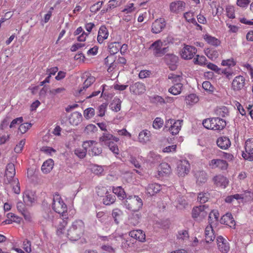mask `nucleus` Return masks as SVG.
I'll use <instances>...</instances> for the list:
<instances>
[{"label": "nucleus", "instance_id": "12", "mask_svg": "<svg viewBox=\"0 0 253 253\" xmlns=\"http://www.w3.org/2000/svg\"><path fill=\"white\" fill-rule=\"evenodd\" d=\"M218 250L222 253H227L230 249L229 243L222 236L217 237L216 239Z\"/></svg>", "mask_w": 253, "mask_h": 253}, {"label": "nucleus", "instance_id": "44", "mask_svg": "<svg viewBox=\"0 0 253 253\" xmlns=\"http://www.w3.org/2000/svg\"><path fill=\"white\" fill-rule=\"evenodd\" d=\"M98 130L97 127L93 124L87 125L84 128V132L87 134L93 133Z\"/></svg>", "mask_w": 253, "mask_h": 253}, {"label": "nucleus", "instance_id": "17", "mask_svg": "<svg viewBox=\"0 0 253 253\" xmlns=\"http://www.w3.org/2000/svg\"><path fill=\"white\" fill-rule=\"evenodd\" d=\"M220 222L221 224H225L230 227L235 226V221L230 212H227L223 215L220 219Z\"/></svg>", "mask_w": 253, "mask_h": 253}, {"label": "nucleus", "instance_id": "53", "mask_svg": "<svg viewBox=\"0 0 253 253\" xmlns=\"http://www.w3.org/2000/svg\"><path fill=\"white\" fill-rule=\"evenodd\" d=\"M103 3V1H98L92 5L90 8V11L91 12L96 13L102 7Z\"/></svg>", "mask_w": 253, "mask_h": 253}, {"label": "nucleus", "instance_id": "20", "mask_svg": "<svg viewBox=\"0 0 253 253\" xmlns=\"http://www.w3.org/2000/svg\"><path fill=\"white\" fill-rule=\"evenodd\" d=\"M195 177L196 179V183L199 185L203 184L207 180V174L204 170L197 171L195 174Z\"/></svg>", "mask_w": 253, "mask_h": 253}, {"label": "nucleus", "instance_id": "56", "mask_svg": "<svg viewBox=\"0 0 253 253\" xmlns=\"http://www.w3.org/2000/svg\"><path fill=\"white\" fill-rule=\"evenodd\" d=\"M177 237L178 239L182 240L188 238L189 235L188 231L186 230L179 231L177 235Z\"/></svg>", "mask_w": 253, "mask_h": 253}, {"label": "nucleus", "instance_id": "19", "mask_svg": "<svg viewBox=\"0 0 253 253\" xmlns=\"http://www.w3.org/2000/svg\"><path fill=\"white\" fill-rule=\"evenodd\" d=\"M216 144L220 148L226 150L230 146L231 142L227 137L222 136L217 139Z\"/></svg>", "mask_w": 253, "mask_h": 253}, {"label": "nucleus", "instance_id": "25", "mask_svg": "<svg viewBox=\"0 0 253 253\" xmlns=\"http://www.w3.org/2000/svg\"><path fill=\"white\" fill-rule=\"evenodd\" d=\"M83 117L81 113L78 112L73 113L69 118V121L73 125L77 126L82 121Z\"/></svg>", "mask_w": 253, "mask_h": 253}, {"label": "nucleus", "instance_id": "24", "mask_svg": "<svg viewBox=\"0 0 253 253\" xmlns=\"http://www.w3.org/2000/svg\"><path fill=\"white\" fill-rule=\"evenodd\" d=\"M108 36V32L106 27L105 26H101L98 31L97 41L100 43L106 39Z\"/></svg>", "mask_w": 253, "mask_h": 253}, {"label": "nucleus", "instance_id": "62", "mask_svg": "<svg viewBox=\"0 0 253 253\" xmlns=\"http://www.w3.org/2000/svg\"><path fill=\"white\" fill-rule=\"evenodd\" d=\"M11 182H12V184H16V187H13V190L15 194H18L20 192V188L19 186V183L18 179H15L11 180Z\"/></svg>", "mask_w": 253, "mask_h": 253}, {"label": "nucleus", "instance_id": "23", "mask_svg": "<svg viewBox=\"0 0 253 253\" xmlns=\"http://www.w3.org/2000/svg\"><path fill=\"white\" fill-rule=\"evenodd\" d=\"M129 235L140 242H143L145 239V234L141 230L131 231L129 233Z\"/></svg>", "mask_w": 253, "mask_h": 253}, {"label": "nucleus", "instance_id": "54", "mask_svg": "<svg viewBox=\"0 0 253 253\" xmlns=\"http://www.w3.org/2000/svg\"><path fill=\"white\" fill-rule=\"evenodd\" d=\"M190 14H191V16H194L193 12H187L184 14V17L188 22L191 23L193 24H194V25H197L198 23L197 22V21L195 18H192L188 19V16H189V15H190Z\"/></svg>", "mask_w": 253, "mask_h": 253}, {"label": "nucleus", "instance_id": "59", "mask_svg": "<svg viewBox=\"0 0 253 253\" xmlns=\"http://www.w3.org/2000/svg\"><path fill=\"white\" fill-rule=\"evenodd\" d=\"M107 105V103H103L99 106L98 110L99 114H98V116L102 117L105 115Z\"/></svg>", "mask_w": 253, "mask_h": 253}, {"label": "nucleus", "instance_id": "49", "mask_svg": "<svg viewBox=\"0 0 253 253\" xmlns=\"http://www.w3.org/2000/svg\"><path fill=\"white\" fill-rule=\"evenodd\" d=\"M32 124L29 123H25L20 125L18 129L22 133H25L31 127Z\"/></svg>", "mask_w": 253, "mask_h": 253}, {"label": "nucleus", "instance_id": "38", "mask_svg": "<svg viewBox=\"0 0 253 253\" xmlns=\"http://www.w3.org/2000/svg\"><path fill=\"white\" fill-rule=\"evenodd\" d=\"M215 113L217 116L221 117H225L229 115V111L228 108L225 106L217 108Z\"/></svg>", "mask_w": 253, "mask_h": 253}, {"label": "nucleus", "instance_id": "33", "mask_svg": "<svg viewBox=\"0 0 253 253\" xmlns=\"http://www.w3.org/2000/svg\"><path fill=\"white\" fill-rule=\"evenodd\" d=\"M204 39L209 44L211 45L217 46L220 44L219 40L208 34L204 35Z\"/></svg>", "mask_w": 253, "mask_h": 253}, {"label": "nucleus", "instance_id": "7", "mask_svg": "<svg viewBox=\"0 0 253 253\" xmlns=\"http://www.w3.org/2000/svg\"><path fill=\"white\" fill-rule=\"evenodd\" d=\"M196 52L197 49L195 47L186 45L183 48L181 55L182 58L186 60H189L192 59L194 57Z\"/></svg>", "mask_w": 253, "mask_h": 253}, {"label": "nucleus", "instance_id": "1", "mask_svg": "<svg viewBox=\"0 0 253 253\" xmlns=\"http://www.w3.org/2000/svg\"><path fill=\"white\" fill-rule=\"evenodd\" d=\"M84 223L81 220H77L73 222L71 227L68 229V238L71 241H77L83 234Z\"/></svg>", "mask_w": 253, "mask_h": 253}, {"label": "nucleus", "instance_id": "30", "mask_svg": "<svg viewBox=\"0 0 253 253\" xmlns=\"http://www.w3.org/2000/svg\"><path fill=\"white\" fill-rule=\"evenodd\" d=\"M116 201V196L115 195L110 194L109 192L107 193L106 195L103 198V203L107 206L113 204Z\"/></svg>", "mask_w": 253, "mask_h": 253}, {"label": "nucleus", "instance_id": "5", "mask_svg": "<svg viewBox=\"0 0 253 253\" xmlns=\"http://www.w3.org/2000/svg\"><path fill=\"white\" fill-rule=\"evenodd\" d=\"M162 42L158 40L154 42L149 47L150 49H153V54L156 57H161L165 55L169 51V47H162Z\"/></svg>", "mask_w": 253, "mask_h": 253}, {"label": "nucleus", "instance_id": "43", "mask_svg": "<svg viewBox=\"0 0 253 253\" xmlns=\"http://www.w3.org/2000/svg\"><path fill=\"white\" fill-rule=\"evenodd\" d=\"M246 152H253V138H249L245 142Z\"/></svg>", "mask_w": 253, "mask_h": 253}, {"label": "nucleus", "instance_id": "61", "mask_svg": "<svg viewBox=\"0 0 253 253\" xmlns=\"http://www.w3.org/2000/svg\"><path fill=\"white\" fill-rule=\"evenodd\" d=\"M168 79L172 80V82L175 84L181 82V77L180 75H175L173 73H171L169 74Z\"/></svg>", "mask_w": 253, "mask_h": 253}, {"label": "nucleus", "instance_id": "13", "mask_svg": "<svg viewBox=\"0 0 253 253\" xmlns=\"http://www.w3.org/2000/svg\"><path fill=\"white\" fill-rule=\"evenodd\" d=\"M212 130H223L226 126V121L220 117L212 118Z\"/></svg>", "mask_w": 253, "mask_h": 253}, {"label": "nucleus", "instance_id": "47", "mask_svg": "<svg viewBox=\"0 0 253 253\" xmlns=\"http://www.w3.org/2000/svg\"><path fill=\"white\" fill-rule=\"evenodd\" d=\"M163 120L161 118L157 117L153 122V126L155 129H159L163 126Z\"/></svg>", "mask_w": 253, "mask_h": 253}, {"label": "nucleus", "instance_id": "39", "mask_svg": "<svg viewBox=\"0 0 253 253\" xmlns=\"http://www.w3.org/2000/svg\"><path fill=\"white\" fill-rule=\"evenodd\" d=\"M121 103L122 101L120 99H115V100H114L113 102L110 104V107L113 111L117 112L121 110Z\"/></svg>", "mask_w": 253, "mask_h": 253}, {"label": "nucleus", "instance_id": "34", "mask_svg": "<svg viewBox=\"0 0 253 253\" xmlns=\"http://www.w3.org/2000/svg\"><path fill=\"white\" fill-rule=\"evenodd\" d=\"M183 85L180 82L175 83L174 85L169 89V91L173 95L180 93Z\"/></svg>", "mask_w": 253, "mask_h": 253}, {"label": "nucleus", "instance_id": "41", "mask_svg": "<svg viewBox=\"0 0 253 253\" xmlns=\"http://www.w3.org/2000/svg\"><path fill=\"white\" fill-rule=\"evenodd\" d=\"M210 194L208 193L201 192L198 194V200L201 204H204L209 199Z\"/></svg>", "mask_w": 253, "mask_h": 253}, {"label": "nucleus", "instance_id": "51", "mask_svg": "<svg viewBox=\"0 0 253 253\" xmlns=\"http://www.w3.org/2000/svg\"><path fill=\"white\" fill-rule=\"evenodd\" d=\"M206 60V58L204 56L197 55V58H194L193 61L194 64L202 65L205 64Z\"/></svg>", "mask_w": 253, "mask_h": 253}, {"label": "nucleus", "instance_id": "21", "mask_svg": "<svg viewBox=\"0 0 253 253\" xmlns=\"http://www.w3.org/2000/svg\"><path fill=\"white\" fill-rule=\"evenodd\" d=\"M147 194L153 196L161 190V185L157 183L149 184L145 188Z\"/></svg>", "mask_w": 253, "mask_h": 253}, {"label": "nucleus", "instance_id": "36", "mask_svg": "<svg viewBox=\"0 0 253 253\" xmlns=\"http://www.w3.org/2000/svg\"><path fill=\"white\" fill-rule=\"evenodd\" d=\"M150 133L147 130L141 131L138 135L139 141L142 143H146L149 140Z\"/></svg>", "mask_w": 253, "mask_h": 253}, {"label": "nucleus", "instance_id": "28", "mask_svg": "<svg viewBox=\"0 0 253 253\" xmlns=\"http://www.w3.org/2000/svg\"><path fill=\"white\" fill-rule=\"evenodd\" d=\"M141 217V215L140 213L138 212H133V213L129 216V223L132 225H136L139 223V220Z\"/></svg>", "mask_w": 253, "mask_h": 253}, {"label": "nucleus", "instance_id": "11", "mask_svg": "<svg viewBox=\"0 0 253 253\" xmlns=\"http://www.w3.org/2000/svg\"><path fill=\"white\" fill-rule=\"evenodd\" d=\"M15 175V166L13 163H9L7 165L5 170V176L6 180H5V184L11 183L12 180L14 179L13 177Z\"/></svg>", "mask_w": 253, "mask_h": 253}, {"label": "nucleus", "instance_id": "55", "mask_svg": "<svg viewBox=\"0 0 253 253\" xmlns=\"http://www.w3.org/2000/svg\"><path fill=\"white\" fill-rule=\"evenodd\" d=\"M25 143V139H22L18 144L16 145L15 147L14 148V151L16 153H20L24 147V145Z\"/></svg>", "mask_w": 253, "mask_h": 253}, {"label": "nucleus", "instance_id": "3", "mask_svg": "<svg viewBox=\"0 0 253 253\" xmlns=\"http://www.w3.org/2000/svg\"><path fill=\"white\" fill-rule=\"evenodd\" d=\"M52 207L56 212L61 214L62 217H64V213L67 211L66 205L57 194L54 195Z\"/></svg>", "mask_w": 253, "mask_h": 253}, {"label": "nucleus", "instance_id": "42", "mask_svg": "<svg viewBox=\"0 0 253 253\" xmlns=\"http://www.w3.org/2000/svg\"><path fill=\"white\" fill-rule=\"evenodd\" d=\"M122 214V211L120 209H115L113 210L112 215L116 224L119 223V219Z\"/></svg>", "mask_w": 253, "mask_h": 253}, {"label": "nucleus", "instance_id": "2", "mask_svg": "<svg viewBox=\"0 0 253 253\" xmlns=\"http://www.w3.org/2000/svg\"><path fill=\"white\" fill-rule=\"evenodd\" d=\"M124 207L132 212H138L142 207L143 202L138 196H130L123 202Z\"/></svg>", "mask_w": 253, "mask_h": 253}, {"label": "nucleus", "instance_id": "48", "mask_svg": "<svg viewBox=\"0 0 253 253\" xmlns=\"http://www.w3.org/2000/svg\"><path fill=\"white\" fill-rule=\"evenodd\" d=\"M109 149L115 155H118L119 154V149L117 144L115 142H111L106 145Z\"/></svg>", "mask_w": 253, "mask_h": 253}, {"label": "nucleus", "instance_id": "32", "mask_svg": "<svg viewBox=\"0 0 253 253\" xmlns=\"http://www.w3.org/2000/svg\"><path fill=\"white\" fill-rule=\"evenodd\" d=\"M113 192L115 195H117L120 200H124L126 198V193L121 186L117 187H113Z\"/></svg>", "mask_w": 253, "mask_h": 253}, {"label": "nucleus", "instance_id": "31", "mask_svg": "<svg viewBox=\"0 0 253 253\" xmlns=\"http://www.w3.org/2000/svg\"><path fill=\"white\" fill-rule=\"evenodd\" d=\"M53 165V161L49 159L43 163L42 166V170L44 173H48L52 169Z\"/></svg>", "mask_w": 253, "mask_h": 253}, {"label": "nucleus", "instance_id": "58", "mask_svg": "<svg viewBox=\"0 0 253 253\" xmlns=\"http://www.w3.org/2000/svg\"><path fill=\"white\" fill-rule=\"evenodd\" d=\"M227 16L228 18L230 19L235 18V14H234V7L232 6H229L227 7L226 9Z\"/></svg>", "mask_w": 253, "mask_h": 253}, {"label": "nucleus", "instance_id": "40", "mask_svg": "<svg viewBox=\"0 0 253 253\" xmlns=\"http://www.w3.org/2000/svg\"><path fill=\"white\" fill-rule=\"evenodd\" d=\"M159 172L165 174H169L171 172V168L168 163H163L159 166Z\"/></svg>", "mask_w": 253, "mask_h": 253}, {"label": "nucleus", "instance_id": "10", "mask_svg": "<svg viewBox=\"0 0 253 253\" xmlns=\"http://www.w3.org/2000/svg\"><path fill=\"white\" fill-rule=\"evenodd\" d=\"M190 165L186 160L180 161L177 167V171L179 176L183 177L189 171Z\"/></svg>", "mask_w": 253, "mask_h": 253}, {"label": "nucleus", "instance_id": "50", "mask_svg": "<svg viewBox=\"0 0 253 253\" xmlns=\"http://www.w3.org/2000/svg\"><path fill=\"white\" fill-rule=\"evenodd\" d=\"M203 125L207 129H212V118L204 119L203 121Z\"/></svg>", "mask_w": 253, "mask_h": 253}, {"label": "nucleus", "instance_id": "52", "mask_svg": "<svg viewBox=\"0 0 253 253\" xmlns=\"http://www.w3.org/2000/svg\"><path fill=\"white\" fill-rule=\"evenodd\" d=\"M202 87L205 90L208 91L210 92H212L213 91L214 87L209 81L204 82L202 84Z\"/></svg>", "mask_w": 253, "mask_h": 253}, {"label": "nucleus", "instance_id": "45", "mask_svg": "<svg viewBox=\"0 0 253 253\" xmlns=\"http://www.w3.org/2000/svg\"><path fill=\"white\" fill-rule=\"evenodd\" d=\"M102 151L101 147L93 146L90 150L88 151V154L91 156H98L101 154Z\"/></svg>", "mask_w": 253, "mask_h": 253}, {"label": "nucleus", "instance_id": "46", "mask_svg": "<svg viewBox=\"0 0 253 253\" xmlns=\"http://www.w3.org/2000/svg\"><path fill=\"white\" fill-rule=\"evenodd\" d=\"M84 117L86 119H89L95 115V110L93 108H88L84 112Z\"/></svg>", "mask_w": 253, "mask_h": 253}, {"label": "nucleus", "instance_id": "6", "mask_svg": "<svg viewBox=\"0 0 253 253\" xmlns=\"http://www.w3.org/2000/svg\"><path fill=\"white\" fill-rule=\"evenodd\" d=\"M165 63L171 71L176 69L178 62V57L173 53H167L163 58Z\"/></svg>", "mask_w": 253, "mask_h": 253}, {"label": "nucleus", "instance_id": "63", "mask_svg": "<svg viewBox=\"0 0 253 253\" xmlns=\"http://www.w3.org/2000/svg\"><path fill=\"white\" fill-rule=\"evenodd\" d=\"M23 121V117H20L14 119L10 124V128H13L15 127L16 125H19L22 123Z\"/></svg>", "mask_w": 253, "mask_h": 253}, {"label": "nucleus", "instance_id": "4", "mask_svg": "<svg viewBox=\"0 0 253 253\" xmlns=\"http://www.w3.org/2000/svg\"><path fill=\"white\" fill-rule=\"evenodd\" d=\"M209 211V207L206 205L195 207L192 211V216L196 221L200 222L206 218Z\"/></svg>", "mask_w": 253, "mask_h": 253}, {"label": "nucleus", "instance_id": "9", "mask_svg": "<svg viewBox=\"0 0 253 253\" xmlns=\"http://www.w3.org/2000/svg\"><path fill=\"white\" fill-rule=\"evenodd\" d=\"M119 138L114 136L108 131L103 133L102 136L99 138V141L101 145H107L113 142H118Z\"/></svg>", "mask_w": 253, "mask_h": 253}, {"label": "nucleus", "instance_id": "37", "mask_svg": "<svg viewBox=\"0 0 253 253\" xmlns=\"http://www.w3.org/2000/svg\"><path fill=\"white\" fill-rule=\"evenodd\" d=\"M185 101L187 104L193 105L198 102L199 98L195 94H190L186 97Z\"/></svg>", "mask_w": 253, "mask_h": 253}, {"label": "nucleus", "instance_id": "22", "mask_svg": "<svg viewBox=\"0 0 253 253\" xmlns=\"http://www.w3.org/2000/svg\"><path fill=\"white\" fill-rule=\"evenodd\" d=\"M213 181L217 186L226 187L228 184V180L227 178L223 175H219L213 178Z\"/></svg>", "mask_w": 253, "mask_h": 253}, {"label": "nucleus", "instance_id": "64", "mask_svg": "<svg viewBox=\"0 0 253 253\" xmlns=\"http://www.w3.org/2000/svg\"><path fill=\"white\" fill-rule=\"evenodd\" d=\"M96 193L98 196L103 198L106 194L108 193V191L105 187H103L101 188H98Z\"/></svg>", "mask_w": 253, "mask_h": 253}, {"label": "nucleus", "instance_id": "60", "mask_svg": "<svg viewBox=\"0 0 253 253\" xmlns=\"http://www.w3.org/2000/svg\"><path fill=\"white\" fill-rule=\"evenodd\" d=\"M207 66L209 69L214 71L216 73L218 74H221V69L218 68L216 65L212 63H209Z\"/></svg>", "mask_w": 253, "mask_h": 253}, {"label": "nucleus", "instance_id": "35", "mask_svg": "<svg viewBox=\"0 0 253 253\" xmlns=\"http://www.w3.org/2000/svg\"><path fill=\"white\" fill-rule=\"evenodd\" d=\"M34 201V195L31 192L26 191L23 195V201L27 205H30Z\"/></svg>", "mask_w": 253, "mask_h": 253}, {"label": "nucleus", "instance_id": "14", "mask_svg": "<svg viewBox=\"0 0 253 253\" xmlns=\"http://www.w3.org/2000/svg\"><path fill=\"white\" fill-rule=\"evenodd\" d=\"M166 26V22L164 19H157L153 23L152 25V32L155 34L160 33Z\"/></svg>", "mask_w": 253, "mask_h": 253}, {"label": "nucleus", "instance_id": "18", "mask_svg": "<svg viewBox=\"0 0 253 253\" xmlns=\"http://www.w3.org/2000/svg\"><path fill=\"white\" fill-rule=\"evenodd\" d=\"M185 5V2L180 0L172 2L169 6L170 10L172 12L178 13L179 11L183 10Z\"/></svg>", "mask_w": 253, "mask_h": 253}, {"label": "nucleus", "instance_id": "26", "mask_svg": "<svg viewBox=\"0 0 253 253\" xmlns=\"http://www.w3.org/2000/svg\"><path fill=\"white\" fill-rule=\"evenodd\" d=\"M182 123V120H174L173 125H171V127L169 128V131L172 135L177 134L179 132L181 129Z\"/></svg>", "mask_w": 253, "mask_h": 253}, {"label": "nucleus", "instance_id": "15", "mask_svg": "<svg viewBox=\"0 0 253 253\" xmlns=\"http://www.w3.org/2000/svg\"><path fill=\"white\" fill-rule=\"evenodd\" d=\"M245 79L242 76H238L235 78L232 83V88L235 90H241L245 85Z\"/></svg>", "mask_w": 253, "mask_h": 253}, {"label": "nucleus", "instance_id": "57", "mask_svg": "<svg viewBox=\"0 0 253 253\" xmlns=\"http://www.w3.org/2000/svg\"><path fill=\"white\" fill-rule=\"evenodd\" d=\"M31 242L27 239L25 240L23 243V249L28 253L31 252Z\"/></svg>", "mask_w": 253, "mask_h": 253}, {"label": "nucleus", "instance_id": "16", "mask_svg": "<svg viewBox=\"0 0 253 253\" xmlns=\"http://www.w3.org/2000/svg\"><path fill=\"white\" fill-rule=\"evenodd\" d=\"M129 90L131 93L137 95L144 93L146 88L143 84L137 82L130 86Z\"/></svg>", "mask_w": 253, "mask_h": 253}, {"label": "nucleus", "instance_id": "8", "mask_svg": "<svg viewBox=\"0 0 253 253\" xmlns=\"http://www.w3.org/2000/svg\"><path fill=\"white\" fill-rule=\"evenodd\" d=\"M209 166L211 169L218 168L221 170H226L228 166L227 162L222 159H212L209 162Z\"/></svg>", "mask_w": 253, "mask_h": 253}, {"label": "nucleus", "instance_id": "27", "mask_svg": "<svg viewBox=\"0 0 253 253\" xmlns=\"http://www.w3.org/2000/svg\"><path fill=\"white\" fill-rule=\"evenodd\" d=\"M205 233L206 242L210 243L215 239V236L214 235L212 226H208L205 229Z\"/></svg>", "mask_w": 253, "mask_h": 253}, {"label": "nucleus", "instance_id": "29", "mask_svg": "<svg viewBox=\"0 0 253 253\" xmlns=\"http://www.w3.org/2000/svg\"><path fill=\"white\" fill-rule=\"evenodd\" d=\"M121 43L119 42H110L108 45V48L111 55L117 53L119 51Z\"/></svg>", "mask_w": 253, "mask_h": 253}]
</instances>
